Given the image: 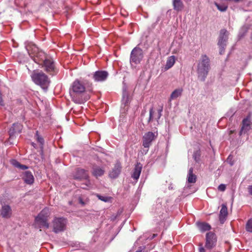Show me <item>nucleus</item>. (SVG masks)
I'll list each match as a JSON object with an SVG mask.
<instances>
[{"instance_id": "obj_41", "label": "nucleus", "mask_w": 252, "mask_h": 252, "mask_svg": "<svg viewBox=\"0 0 252 252\" xmlns=\"http://www.w3.org/2000/svg\"><path fill=\"white\" fill-rule=\"evenodd\" d=\"M229 133L230 136V138H232V135L233 134H234V135L235 134V129L230 130Z\"/></svg>"}, {"instance_id": "obj_25", "label": "nucleus", "mask_w": 252, "mask_h": 252, "mask_svg": "<svg viewBox=\"0 0 252 252\" xmlns=\"http://www.w3.org/2000/svg\"><path fill=\"white\" fill-rule=\"evenodd\" d=\"M175 63V57L174 56H171L168 58L166 61L165 68L167 70L171 68Z\"/></svg>"}, {"instance_id": "obj_8", "label": "nucleus", "mask_w": 252, "mask_h": 252, "mask_svg": "<svg viewBox=\"0 0 252 252\" xmlns=\"http://www.w3.org/2000/svg\"><path fill=\"white\" fill-rule=\"evenodd\" d=\"M67 220L63 218H55L53 221V231L56 233L65 230Z\"/></svg>"}, {"instance_id": "obj_26", "label": "nucleus", "mask_w": 252, "mask_h": 252, "mask_svg": "<svg viewBox=\"0 0 252 252\" xmlns=\"http://www.w3.org/2000/svg\"><path fill=\"white\" fill-rule=\"evenodd\" d=\"M72 100L76 103L77 104H82L85 101H86L87 100L89 99V96H86V98L85 99H82L80 98H78L77 96H72Z\"/></svg>"}, {"instance_id": "obj_20", "label": "nucleus", "mask_w": 252, "mask_h": 252, "mask_svg": "<svg viewBox=\"0 0 252 252\" xmlns=\"http://www.w3.org/2000/svg\"><path fill=\"white\" fill-rule=\"evenodd\" d=\"M227 215V208L226 206L223 204L221 206V208L220 209V220L221 223H223L224 221V219L225 217Z\"/></svg>"}, {"instance_id": "obj_10", "label": "nucleus", "mask_w": 252, "mask_h": 252, "mask_svg": "<svg viewBox=\"0 0 252 252\" xmlns=\"http://www.w3.org/2000/svg\"><path fill=\"white\" fill-rule=\"evenodd\" d=\"M22 128L23 126L20 123H15L13 125L9 131V138L8 141L10 143H12L10 141L14 138L16 134H18L21 132Z\"/></svg>"}, {"instance_id": "obj_38", "label": "nucleus", "mask_w": 252, "mask_h": 252, "mask_svg": "<svg viewBox=\"0 0 252 252\" xmlns=\"http://www.w3.org/2000/svg\"><path fill=\"white\" fill-rule=\"evenodd\" d=\"M226 186L224 184H220L218 187V189L220 191H223L225 190Z\"/></svg>"}, {"instance_id": "obj_37", "label": "nucleus", "mask_w": 252, "mask_h": 252, "mask_svg": "<svg viewBox=\"0 0 252 252\" xmlns=\"http://www.w3.org/2000/svg\"><path fill=\"white\" fill-rule=\"evenodd\" d=\"M162 111V107H161L160 109H158V114L156 118V119L157 120V123H158V120L160 119V118L161 116V112Z\"/></svg>"}, {"instance_id": "obj_21", "label": "nucleus", "mask_w": 252, "mask_h": 252, "mask_svg": "<svg viewBox=\"0 0 252 252\" xmlns=\"http://www.w3.org/2000/svg\"><path fill=\"white\" fill-rule=\"evenodd\" d=\"M197 226L201 232L208 231L211 229V226L207 223L198 222L196 223Z\"/></svg>"}, {"instance_id": "obj_35", "label": "nucleus", "mask_w": 252, "mask_h": 252, "mask_svg": "<svg viewBox=\"0 0 252 252\" xmlns=\"http://www.w3.org/2000/svg\"><path fill=\"white\" fill-rule=\"evenodd\" d=\"M11 164L15 167L20 168L21 164L16 160H12L11 161Z\"/></svg>"}, {"instance_id": "obj_32", "label": "nucleus", "mask_w": 252, "mask_h": 252, "mask_svg": "<svg viewBox=\"0 0 252 252\" xmlns=\"http://www.w3.org/2000/svg\"><path fill=\"white\" fill-rule=\"evenodd\" d=\"M36 139H37V141L42 145V146H43V144H44V140L43 139V138L40 136L38 134V132L36 131Z\"/></svg>"}, {"instance_id": "obj_36", "label": "nucleus", "mask_w": 252, "mask_h": 252, "mask_svg": "<svg viewBox=\"0 0 252 252\" xmlns=\"http://www.w3.org/2000/svg\"><path fill=\"white\" fill-rule=\"evenodd\" d=\"M251 121L248 118L244 119L243 121V126L250 125Z\"/></svg>"}, {"instance_id": "obj_6", "label": "nucleus", "mask_w": 252, "mask_h": 252, "mask_svg": "<svg viewBox=\"0 0 252 252\" xmlns=\"http://www.w3.org/2000/svg\"><path fill=\"white\" fill-rule=\"evenodd\" d=\"M229 33L225 29H222L220 31L218 40V46L220 48V54H223L225 47L226 46Z\"/></svg>"}, {"instance_id": "obj_43", "label": "nucleus", "mask_w": 252, "mask_h": 252, "mask_svg": "<svg viewBox=\"0 0 252 252\" xmlns=\"http://www.w3.org/2000/svg\"><path fill=\"white\" fill-rule=\"evenodd\" d=\"M79 202L80 204L84 205L85 204L84 202H83L82 199L81 197H79Z\"/></svg>"}, {"instance_id": "obj_14", "label": "nucleus", "mask_w": 252, "mask_h": 252, "mask_svg": "<svg viewBox=\"0 0 252 252\" xmlns=\"http://www.w3.org/2000/svg\"><path fill=\"white\" fill-rule=\"evenodd\" d=\"M0 213L1 217L4 219H9L11 218L12 215L11 207L6 204H4L2 206Z\"/></svg>"}, {"instance_id": "obj_9", "label": "nucleus", "mask_w": 252, "mask_h": 252, "mask_svg": "<svg viewBox=\"0 0 252 252\" xmlns=\"http://www.w3.org/2000/svg\"><path fill=\"white\" fill-rule=\"evenodd\" d=\"M217 238L216 234L212 232H209L206 234L205 247L207 250H211L214 248L217 243Z\"/></svg>"}, {"instance_id": "obj_19", "label": "nucleus", "mask_w": 252, "mask_h": 252, "mask_svg": "<svg viewBox=\"0 0 252 252\" xmlns=\"http://www.w3.org/2000/svg\"><path fill=\"white\" fill-rule=\"evenodd\" d=\"M173 9L177 11L182 10L184 8V4L181 0H173Z\"/></svg>"}, {"instance_id": "obj_46", "label": "nucleus", "mask_w": 252, "mask_h": 252, "mask_svg": "<svg viewBox=\"0 0 252 252\" xmlns=\"http://www.w3.org/2000/svg\"><path fill=\"white\" fill-rule=\"evenodd\" d=\"M239 0H237V1H238Z\"/></svg>"}, {"instance_id": "obj_18", "label": "nucleus", "mask_w": 252, "mask_h": 252, "mask_svg": "<svg viewBox=\"0 0 252 252\" xmlns=\"http://www.w3.org/2000/svg\"><path fill=\"white\" fill-rule=\"evenodd\" d=\"M23 179L26 184L29 185L32 184L34 182L33 176L30 171H26L24 173Z\"/></svg>"}, {"instance_id": "obj_27", "label": "nucleus", "mask_w": 252, "mask_h": 252, "mask_svg": "<svg viewBox=\"0 0 252 252\" xmlns=\"http://www.w3.org/2000/svg\"><path fill=\"white\" fill-rule=\"evenodd\" d=\"M214 4L216 6L218 9L221 12L225 11L227 9V5L225 3L220 4L217 2H214Z\"/></svg>"}, {"instance_id": "obj_42", "label": "nucleus", "mask_w": 252, "mask_h": 252, "mask_svg": "<svg viewBox=\"0 0 252 252\" xmlns=\"http://www.w3.org/2000/svg\"><path fill=\"white\" fill-rule=\"evenodd\" d=\"M248 191L250 194L252 195V185L248 187Z\"/></svg>"}, {"instance_id": "obj_23", "label": "nucleus", "mask_w": 252, "mask_h": 252, "mask_svg": "<svg viewBox=\"0 0 252 252\" xmlns=\"http://www.w3.org/2000/svg\"><path fill=\"white\" fill-rule=\"evenodd\" d=\"M183 92V89L182 88H178L175 89L171 94L170 99L172 100L177 98V97L180 96L182 93Z\"/></svg>"}, {"instance_id": "obj_2", "label": "nucleus", "mask_w": 252, "mask_h": 252, "mask_svg": "<svg viewBox=\"0 0 252 252\" xmlns=\"http://www.w3.org/2000/svg\"><path fill=\"white\" fill-rule=\"evenodd\" d=\"M32 81L39 85L42 89L47 90L50 84V80L48 76L41 70H34L31 74Z\"/></svg>"}, {"instance_id": "obj_22", "label": "nucleus", "mask_w": 252, "mask_h": 252, "mask_svg": "<svg viewBox=\"0 0 252 252\" xmlns=\"http://www.w3.org/2000/svg\"><path fill=\"white\" fill-rule=\"evenodd\" d=\"M122 101L125 105H127L129 102L128 94L127 92L126 87L125 86H124L123 88V97Z\"/></svg>"}, {"instance_id": "obj_39", "label": "nucleus", "mask_w": 252, "mask_h": 252, "mask_svg": "<svg viewBox=\"0 0 252 252\" xmlns=\"http://www.w3.org/2000/svg\"><path fill=\"white\" fill-rule=\"evenodd\" d=\"M199 252H205V249L203 247L202 244H200L199 245Z\"/></svg>"}, {"instance_id": "obj_40", "label": "nucleus", "mask_w": 252, "mask_h": 252, "mask_svg": "<svg viewBox=\"0 0 252 252\" xmlns=\"http://www.w3.org/2000/svg\"><path fill=\"white\" fill-rule=\"evenodd\" d=\"M28 168V167L25 165L21 164L19 169L21 170H25Z\"/></svg>"}, {"instance_id": "obj_24", "label": "nucleus", "mask_w": 252, "mask_h": 252, "mask_svg": "<svg viewBox=\"0 0 252 252\" xmlns=\"http://www.w3.org/2000/svg\"><path fill=\"white\" fill-rule=\"evenodd\" d=\"M196 181V176L193 174V168L191 167L188 172V182L189 183H194Z\"/></svg>"}, {"instance_id": "obj_4", "label": "nucleus", "mask_w": 252, "mask_h": 252, "mask_svg": "<svg viewBox=\"0 0 252 252\" xmlns=\"http://www.w3.org/2000/svg\"><path fill=\"white\" fill-rule=\"evenodd\" d=\"M73 177L75 180H85L86 183L82 185V188L84 189H89L91 188L92 185L89 180V176L87 171L82 168H77L73 173Z\"/></svg>"}, {"instance_id": "obj_31", "label": "nucleus", "mask_w": 252, "mask_h": 252, "mask_svg": "<svg viewBox=\"0 0 252 252\" xmlns=\"http://www.w3.org/2000/svg\"><path fill=\"white\" fill-rule=\"evenodd\" d=\"M200 157V151H196L193 153V158L196 161L198 162L199 160Z\"/></svg>"}, {"instance_id": "obj_5", "label": "nucleus", "mask_w": 252, "mask_h": 252, "mask_svg": "<svg viewBox=\"0 0 252 252\" xmlns=\"http://www.w3.org/2000/svg\"><path fill=\"white\" fill-rule=\"evenodd\" d=\"M143 58L142 50L138 47H135L131 52L130 56V63L132 66L139 64Z\"/></svg>"}, {"instance_id": "obj_11", "label": "nucleus", "mask_w": 252, "mask_h": 252, "mask_svg": "<svg viewBox=\"0 0 252 252\" xmlns=\"http://www.w3.org/2000/svg\"><path fill=\"white\" fill-rule=\"evenodd\" d=\"M71 89L73 93L81 94L85 91L86 88L82 82L76 79L72 84Z\"/></svg>"}, {"instance_id": "obj_17", "label": "nucleus", "mask_w": 252, "mask_h": 252, "mask_svg": "<svg viewBox=\"0 0 252 252\" xmlns=\"http://www.w3.org/2000/svg\"><path fill=\"white\" fill-rule=\"evenodd\" d=\"M142 168V165L139 162L137 163L135 166L133 174H132V177L134 179L137 180L139 179Z\"/></svg>"}, {"instance_id": "obj_15", "label": "nucleus", "mask_w": 252, "mask_h": 252, "mask_svg": "<svg viewBox=\"0 0 252 252\" xmlns=\"http://www.w3.org/2000/svg\"><path fill=\"white\" fill-rule=\"evenodd\" d=\"M105 172L104 167H100L97 165H94L93 167L92 174L97 178L102 176Z\"/></svg>"}, {"instance_id": "obj_12", "label": "nucleus", "mask_w": 252, "mask_h": 252, "mask_svg": "<svg viewBox=\"0 0 252 252\" xmlns=\"http://www.w3.org/2000/svg\"><path fill=\"white\" fill-rule=\"evenodd\" d=\"M108 73L106 71L99 70L94 72L93 78L95 82H103L106 80Z\"/></svg>"}, {"instance_id": "obj_44", "label": "nucleus", "mask_w": 252, "mask_h": 252, "mask_svg": "<svg viewBox=\"0 0 252 252\" xmlns=\"http://www.w3.org/2000/svg\"><path fill=\"white\" fill-rule=\"evenodd\" d=\"M157 235V234H153L151 239L154 238L155 237H156Z\"/></svg>"}, {"instance_id": "obj_13", "label": "nucleus", "mask_w": 252, "mask_h": 252, "mask_svg": "<svg viewBox=\"0 0 252 252\" xmlns=\"http://www.w3.org/2000/svg\"><path fill=\"white\" fill-rule=\"evenodd\" d=\"M43 66L47 72L53 74L55 71V67L54 61L52 59H46L43 61Z\"/></svg>"}, {"instance_id": "obj_33", "label": "nucleus", "mask_w": 252, "mask_h": 252, "mask_svg": "<svg viewBox=\"0 0 252 252\" xmlns=\"http://www.w3.org/2000/svg\"><path fill=\"white\" fill-rule=\"evenodd\" d=\"M233 157L232 155H229L226 159V162L229 163L231 166L234 165V160H233Z\"/></svg>"}, {"instance_id": "obj_1", "label": "nucleus", "mask_w": 252, "mask_h": 252, "mask_svg": "<svg viewBox=\"0 0 252 252\" xmlns=\"http://www.w3.org/2000/svg\"><path fill=\"white\" fill-rule=\"evenodd\" d=\"M210 69V63L209 57L203 55L197 61L196 72L198 79L201 81L205 80Z\"/></svg>"}, {"instance_id": "obj_28", "label": "nucleus", "mask_w": 252, "mask_h": 252, "mask_svg": "<svg viewBox=\"0 0 252 252\" xmlns=\"http://www.w3.org/2000/svg\"><path fill=\"white\" fill-rule=\"evenodd\" d=\"M251 128V125L242 126L240 131V134L242 135L243 133L247 132Z\"/></svg>"}, {"instance_id": "obj_7", "label": "nucleus", "mask_w": 252, "mask_h": 252, "mask_svg": "<svg viewBox=\"0 0 252 252\" xmlns=\"http://www.w3.org/2000/svg\"><path fill=\"white\" fill-rule=\"evenodd\" d=\"M158 132L157 128L153 131L146 132L143 137V146L146 148L151 145L152 142L157 137Z\"/></svg>"}, {"instance_id": "obj_29", "label": "nucleus", "mask_w": 252, "mask_h": 252, "mask_svg": "<svg viewBox=\"0 0 252 252\" xmlns=\"http://www.w3.org/2000/svg\"><path fill=\"white\" fill-rule=\"evenodd\" d=\"M98 197L100 200L105 202H111L112 199V197L98 195Z\"/></svg>"}, {"instance_id": "obj_16", "label": "nucleus", "mask_w": 252, "mask_h": 252, "mask_svg": "<svg viewBox=\"0 0 252 252\" xmlns=\"http://www.w3.org/2000/svg\"><path fill=\"white\" fill-rule=\"evenodd\" d=\"M121 170L120 163H117L112 170L109 173V176L111 178H116L120 174Z\"/></svg>"}, {"instance_id": "obj_3", "label": "nucleus", "mask_w": 252, "mask_h": 252, "mask_svg": "<svg viewBox=\"0 0 252 252\" xmlns=\"http://www.w3.org/2000/svg\"><path fill=\"white\" fill-rule=\"evenodd\" d=\"M50 215L49 210L44 208L35 218V224L38 228H49L48 218Z\"/></svg>"}, {"instance_id": "obj_34", "label": "nucleus", "mask_w": 252, "mask_h": 252, "mask_svg": "<svg viewBox=\"0 0 252 252\" xmlns=\"http://www.w3.org/2000/svg\"><path fill=\"white\" fill-rule=\"evenodd\" d=\"M149 113H150L149 114L150 115H149V118L148 120V123H150L151 121H152L153 120V115L154 113V109L153 107L150 108Z\"/></svg>"}, {"instance_id": "obj_45", "label": "nucleus", "mask_w": 252, "mask_h": 252, "mask_svg": "<svg viewBox=\"0 0 252 252\" xmlns=\"http://www.w3.org/2000/svg\"><path fill=\"white\" fill-rule=\"evenodd\" d=\"M136 252H141V251H137Z\"/></svg>"}, {"instance_id": "obj_30", "label": "nucleus", "mask_w": 252, "mask_h": 252, "mask_svg": "<svg viewBox=\"0 0 252 252\" xmlns=\"http://www.w3.org/2000/svg\"><path fill=\"white\" fill-rule=\"evenodd\" d=\"M246 230L250 232H252V219H250L246 224Z\"/></svg>"}]
</instances>
